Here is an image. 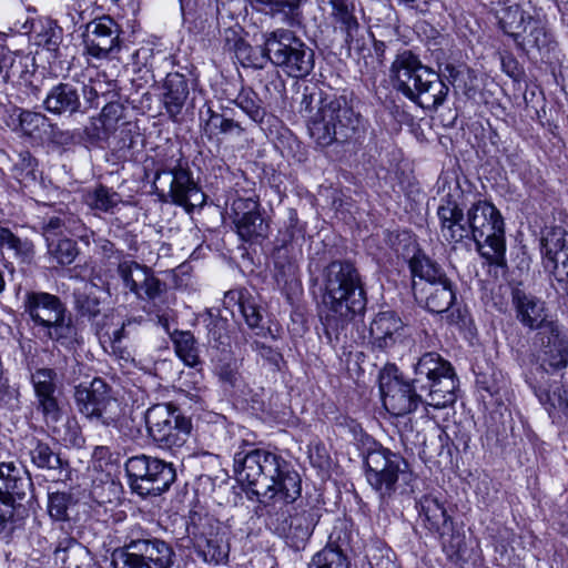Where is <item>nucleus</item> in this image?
Wrapping results in <instances>:
<instances>
[{
	"label": "nucleus",
	"mask_w": 568,
	"mask_h": 568,
	"mask_svg": "<svg viewBox=\"0 0 568 568\" xmlns=\"http://www.w3.org/2000/svg\"><path fill=\"white\" fill-rule=\"evenodd\" d=\"M539 400L554 419L568 416L567 387L555 385L550 392L539 395Z\"/></svg>",
	"instance_id": "37998d69"
},
{
	"label": "nucleus",
	"mask_w": 568,
	"mask_h": 568,
	"mask_svg": "<svg viewBox=\"0 0 568 568\" xmlns=\"http://www.w3.org/2000/svg\"><path fill=\"white\" fill-rule=\"evenodd\" d=\"M409 268L414 277L423 283H435L448 278L444 270L424 253H416L409 261Z\"/></svg>",
	"instance_id": "a19ab883"
},
{
	"label": "nucleus",
	"mask_w": 568,
	"mask_h": 568,
	"mask_svg": "<svg viewBox=\"0 0 568 568\" xmlns=\"http://www.w3.org/2000/svg\"><path fill=\"white\" fill-rule=\"evenodd\" d=\"M48 253L58 264L69 265L75 260L78 248L75 243L69 239H61L57 242L52 240L48 242Z\"/></svg>",
	"instance_id": "8fccbe9b"
},
{
	"label": "nucleus",
	"mask_w": 568,
	"mask_h": 568,
	"mask_svg": "<svg viewBox=\"0 0 568 568\" xmlns=\"http://www.w3.org/2000/svg\"><path fill=\"white\" fill-rule=\"evenodd\" d=\"M414 287L432 313L439 314L448 311L455 301V293L448 278L435 283H422L419 288L414 283Z\"/></svg>",
	"instance_id": "cd10ccee"
},
{
	"label": "nucleus",
	"mask_w": 568,
	"mask_h": 568,
	"mask_svg": "<svg viewBox=\"0 0 568 568\" xmlns=\"http://www.w3.org/2000/svg\"><path fill=\"white\" fill-rule=\"evenodd\" d=\"M163 104L171 118L178 116L189 97L187 81L183 74L169 73L164 81Z\"/></svg>",
	"instance_id": "7c9ffc66"
},
{
	"label": "nucleus",
	"mask_w": 568,
	"mask_h": 568,
	"mask_svg": "<svg viewBox=\"0 0 568 568\" xmlns=\"http://www.w3.org/2000/svg\"><path fill=\"white\" fill-rule=\"evenodd\" d=\"M233 223L243 241L264 237L267 224L258 212V203L252 199H236L232 203Z\"/></svg>",
	"instance_id": "412c9836"
},
{
	"label": "nucleus",
	"mask_w": 568,
	"mask_h": 568,
	"mask_svg": "<svg viewBox=\"0 0 568 568\" xmlns=\"http://www.w3.org/2000/svg\"><path fill=\"white\" fill-rule=\"evenodd\" d=\"M30 382L36 398V409L51 432L60 436L58 424L63 418L61 403L62 384L53 368H36L30 375Z\"/></svg>",
	"instance_id": "9b49d317"
},
{
	"label": "nucleus",
	"mask_w": 568,
	"mask_h": 568,
	"mask_svg": "<svg viewBox=\"0 0 568 568\" xmlns=\"http://www.w3.org/2000/svg\"><path fill=\"white\" fill-rule=\"evenodd\" d=\"M118 274L124 287L129 288L139 298L155 300L164 290V284L154 276L152 270L138 262H120Z\"/></svg>",
	"instance_id": "6ab92c4d"
},
{
	"label": "nucleus",
	"mask_w": 568,
	"mask_h": 568,
	"mask_svg": "<svg viewBox=\"0 0 568 568\" xmlns=\"http://www.w3.org/2000/svg\"><path fill=\"white\" fill-rule=\"evenodd\" d=\"M263 62H271L286 75L301 79L314 68L313 51L288 29H276L264 33Z\"/></svg>",
	"instance_id": "423d86ee"
},
{
	"label": "nucleus",
	"mask_w": 568,
	"mask_h": 568,
	"mask_svg": "<svg viewBox=\"0 0 568 568\" xmlns=\"http://www.w3.org/2000/svg\"><path fill=\"white\" fill-rule=\"evenodd\" d=\"M42 333L45 337L69 349L74 348L80 343L78 328L73 325L71 316L67 312Z\"/></svg>",
	"instance_id": "4c0bfd02"
},
{
	"label": "nucleus",
	"mask_w": 568,
	"mask_h": 568,
	"mask_svg": "<svg viewBox=\"0 0 568 568\" xmlns=\"http://www.w3.org/2000/svg\"><path fill=\"white\" fill-rule=\"evenodd\" d=\"M234 302L250 328H260L262 323V314L260 307L247 292L230 291L225 294L224 303Z\"/></svg>",
	"instance_id": "ea45409f"
},
{
	"label": "nucleus",
	"mask_w": 568,
	"mask_h": 568,
	"mask_svg": "<svg viewBox=\"0 0 568 568\" xmlns=\"http://www.w3.org/2000/svg\"><path fill=\"white\" fill-rule=\"evenodd\" d=\"M74 402L78 412L91 422L110 425L120 415L118 400L110 396L108 385L101 378L77 386Z\"/></svg>",
	"instance_id": "f8f14e48"
},
{
	"label": "nucleus",
	"mask_w": 568,
	"mask_h": 568,
	"mask_svg": "<svg viewBox=\"0 0 568 568\" xmlns=\"http://www.w3.org/2000/svg\"><path fill=\"white\" fill-rule=\"evenodd\" d=\"M366 478L381 497L390 496L396 490L399 478L407 477V463L388 449H375L366 456Z\"/></svg>",
	"instance_id": "ddd939ff"
},
{
	"label": "nucleus",
	"mask_w": 568,
	"mask_h": 568,
	"mask_svg": "<svg viewBox=\"0 0 568 568\" xmlns=\"http://www.w3.org/2000/svg\"><path fill=\"white\" fill-rule=\"evenodd\" d=\"M173 344L176 355L186 366L195 367L201 363L196 341L191 332H176Z\"/></svg>",
	"instance_id": "79ce46f5"
},
{
	"label": "nucleus",
	"mask_w": 568,
	"mask_h": 568,
	"mask_svg": "<svg viewBox=\"0 0 568 568\" xmlns=\"http://www.w3.org/2000/svg\"><path fill=\"white\" fill-rule=\"evenodd\" d=\"M255 67H260V68H263V63L261 64H254Z\"/></svg>",
	"instance_id": "338daca9"
},
{
	"label": "nucleus",
	"mask_w": 568,
	"mask_h": 568,
	"mask_svg": "<svg viewBox=\"0 0 568 568\" xmlns=\"http://www.w3.org/2000/svg\"><path fill=\"white\" fill-rule=\"evenodd\" d=\"M308 568H348V560L341 549L326 546L313 556Z\"/></svg>",
	"instance_id": "de8ad7c7"
},
{
	"label": "nucleus",
	"mask_w": 568,
	"mask_h": 568,
	"mask_svg": "<svg viewBox=\"0 0 568 568\" xmlns=\"http://www.w3.org/2000/svg\"><path fill=\"white\" fill-rule=\"evenodd\" d=\"M54 561L61 568H87L90 566L91 556L87 547L73 538L61 539L54 550Z\"/></svg>",
	"instance_id": "2f4dec72"
},
{
	"label": "nucleus",
	"mask_w": 568,
	"mask_h": 568,
	"mask_svg": "<svg viewBox=\"0 0 568 568\" xmlns=\"http://www.w3.org/2000/svg\"><path fill=\"white\" fill-rule=\"evenodd\" d=\"M145 424L158 446L171 450L183 447L192 430L191 419L170 403L151 406L145 413Z\"/></svg>",
	"instance_id": "6e6552de"
},
{
	"label": "nucleus",
	"mask_w": 568,
	"mask_h": 568,
	"mask_svg": "<svg viewBox=\"0 0 568 568\" xmlns=\"http://www.w3.org/2000/svg\"><path fill=\"white\" fill-rule=\"evenodd\" d=\"M63 215V233L71 235H79L80 231L83 229L81 222L71 213H62Z\"/></svg>",
	"instance_id": "13d9d810"
},
{
	"label": "nucleus",
	"mask_w": 568,
	"mask_h": 568,
	"mask_svg": "<svg viewBox=\"0 0 568 568\" xmlns=\"http://www.w3.org/2000/svg\"><path fill=\"white\" fill-rule=\"evenodd\" d=\"M13 518V506H11L9 499H2L0 497V527Z\"/></svg>",
	"instance_id": "bf43d9fd"
},
{
	"label": "nucleus",
	"mask_w": 568,
	"mask_h": 568,
	"mask_svg": "<svg viewBox=\"0 0 568 568\" xmlns=\"http://www.w3.org/2000/svg\"><path fill=\"white\" fill-rule=\"evenodd\" d=\"M154 184L162 192L168 187V195L171 201L187 210L203 206L205 203V194L194 181L192 172L182 163L173 169L158 172Z\"/></svg>",
	"instance_id": "4468645a"
},
{
	"label": "nucleus",
	"mask_w": 568,
	"mask_h": 568,
	"mask_svg": "<svg viewBox=\"0 0 568 568\" xmlns=\"http://www.w3.org/2000/svg\"><path fill=\"white\" fill-rule=\"evenodd\" d=\"M528 18L532 17L519 4L504 8L498 16L500 28L506 34L513 37L515 42L520 39L521 33L527 32Z\"/></svg>",
	"instance_id": "e433bc0d"
},
{
	"label": "nucleus",
	"mask_w": 568,
	"mask_h": 568,
	"mask_svg": "<svg viewBox=\"0 0 568 568\" xmlns=\"http://www.w3.org/2000/svg\"><path fill=\"white\" fill-rule=\"evenodd\" d=\"M404 331V323L395 313L381 312L371 323L369 339L374 347L387 349L400 342Z\"/></svg>",
	"instance_id": "a878e982"
},
{
	"label": "nucleus",
	"mask_w": 568,
	"mask_h": 568,
	"mask_svg": "<svg viewBox=\"0 0 568 568\" xmlns=\"http://www.w3.org/2000/svg\"><path fill=\"white\" fill-rule=\"evenodd\" d=\"M125 471L132 490L143 497L162 494L175 480L172 464L146 455L130 457Z\"/></svg>",
	"instance_id": "1a4fd4ad"
},
{
	"label": "nucleus",
	"mask_w": 568,
	"mask_h": 568,
	"mask_svg": "<svg viewBox=\"0 0 568 568\" xmlns=\"http://www.w3.org/2000/svg\"><path fill=\"white\" fill-rule=\"evenodd\" d=\"M399 4H403L407 8L414 9L419 7V4H427L429 0H397Z\"/></svg>",
	"instance_id": "e2e57ef3"
},
{
	"label": "nucleus",
	"mask_w": 568,
	"mask_h": 568,
	"mask_svg": "<svg viewBox=\"0 0 568 568\" xmlns=\"http://www.w3.org/2000/svg\"><path fill=\"white\" fill-rule=\"evenodd\" d=\"M542 263L558 281L568 278V233L552 227L541 237Z\"/></svg>",
	"instance_id": "aec40b11"
},
{
	"label": "nucleus",
	"mask_w": 568,
	"mask_h": 568,
	"mask_svg": "<svg viewBox=\"0 0 568 568\" xmlns=\"http://www.w3.org/2000/svg\"><path fill=\"white\" fill-rule=\"evenodd\" d=\"M225 93L226 100L239 106L254 122H261L264 119L266 112L262 105V100L251 88H242L236 94L229 93L227 90H225Z\"/></svg>",
	"instance_id": "58836bf2"
},
{
	"label": "nucleus",
	"mask_w": 568,
	"mask_h": 568,
	"mask_svg": "<svg viewBox=\"0 0 568 568\" xmlns=\"http://www.w3.org/2000/svg\"><path fill=\"white\" fill-rule=\"evenodd\" d=\"M527 30L529 31L521 33L520 39L516 41L520 49L525 51H529L530 49L540 50L548 44V34L538 20L528 18Z\"/></svg>",
	"instance_id": "49530a36"
},
{
	"label": "nucleus",
	"mask_w": 568,
	"mask_h": 568,
	"mask_svg": "<svg viewBox=\"0 0 568 568\" xmlns=\"http://www.w3.org/2000/svg\"><path fill=\"white\" fill-rule=\"evenodd\" d=\"M415 377L405 382L384 372L379 377L383 405L394 416L414 412L420 403L443 408L456 400L457 381L449 362L437 353L424 354L414 366Z\"/></svg>",
	"instance_id": "f03ea898"
},
{
	"label": "nucleus",
	"mask_w": 568,
	"mask_h": 568,
	"mask_svg": "<svg viewBox=\"0 0 568 568\" xmlns=\"http://www.w3.org/2000/svg\"><path fill=\"white\" fill-rule=\"evenodd\" d=\"M394 87L424 109H437L448 94L447 84L409 50L396 54L390 65Z\"/></svg>",
	"instance_id": "39448f33"
},
{
	"label": "nucleus",
	"mask_w": 568,
	"mask_h": 568,
	"mask_svg": "<svg viewBox=\"0 0 568 568\" xmlns=\"http://www.w3.org/2000/svg\"><path fill=\"white\" fill-rule=\"evenodd\" d=\"M201 119L204 122L203 131L209 140L220 139V135H230L240 138L242 128L233 120L225 119L223 115L214 112L210 106L201 111Z\"/></svg>",
	"instance_id": "72a5a7b5"
},
{
	"label": "nucleus",
	"mask_w": 568,
	"mask_h": 568,
	"mask_svg": "<svg viewBox=\"0 0 568 568\" xmlns=\"http://www.w3.org/2000/svg\"><path fill=\"white\" fill-rule=\"evenodd\" d=\"M468 224L471 229V240L477 250L490 264L504 266L505 227L504 220L497 207L486 201H478L468 210Z\"/></svg>",
	"instance_id": "0eeeda50"
},
{
	"label": "nucleus",
	"mask_w": 568,
	"mask_h": 568,
	"mask_svg": "<svg viewBox=\"0 0 568 568\" xmlns=\"http://www.w3.org/2000/svg\"><path fill=\"white\" fill-rule=\"evenodd\" d=\"M158 317H159V321H160V322H162V321H165V322H166V320H165V318H163V316H160V315H159Z\"/></svg>",
	"instance_id": "69168bd1"
},
{
	"label": "nucleus",
	"mask_w": 568,
	"mask_h": 568,
	"mask_svg": "<svg viewBox=\"0 0 568 568\" xmlns=\"http://www.w3.org/2000/svg\"><path fill=\"white\" fill-rule=\"evenodd\" d=\"M300 113L307 120L310 136L316 142H337V129L346 139H351L347 131L356 132L363 122L343 97L326 93L314 85L303 89Z\"/></svg>",
	"instance_id": "20e7f679"
},
{
	"label": "nucleus",
	"mask_w": 568,
	"mask_h": 568,
	"mask_svg": "<svg viewBox=\"0 0 568 568\" xmlns=\"http://www.w3.org/2000/svg\"><path fill=\"white\" fill-rule=\"evenodd\" d=\"M257 3L264 6L263 10L268 9L270 12H281L285 8H290L291 10L296 8L301 0H255Z\"/></svg>",
	"instance_id": "4d7b16f0"
},
{
	"label": "nucleus",
	"mask_w": 568,
	"mask_h": 568,
	"mask_svg": "<svg viewBox=\"0 0 568 568\" xmlns=\"http://www.w3.org/2000/svg\"><path fill=\"white\" fill-rule=\"evenodd\" d=\"M44 141L48 142H67L73 140L74 135L69 130H62L57 124L50 122V128H45Z\"/></svg>",
	"instance_id": "6e6d98bb"
},
{
	"label": "nucleus",
	"mask_w": 568,
	"mask_h": 568,
	"mask_svg": "<svg viewBox=\"0 0 568 568\" xmlns=\"http://www.w3.org/2000/svg\"><path fill=\"white\" fill-rule=\"evenodd\" d=\"M23 449L29 456L31 464L39 469L58 470L63 467L60 455L48 443L36 437L29 438Z\"/></svg>",
	"instance_id": "473e14b6"
},
{
	"label": "nucleus",
	"mask_w": 568,
	"mask_h": 568,
	"mask_svg": "<svg viewBox=\"0 0 568 568\" xmlns=\"http://www.w3.org/2000/svg\"><path fill=\"white\" fill-rule=\"evenodd\" d=\"M43 104L52 114L72 115L80 111L81 100L77 88L70 83H59L48 92Z\"/></svg>",
	"instance_id": "c85d7f7f"
},
{
	"label": "nucleus",
	"mask_w": 568,
	"mask_h": 568,
	"mask_svg": "<svg viewBox=\"0 0 568 568\" xmlns=\"http://www.w3.org/2000/svg\"><path fill=\"white\" fill-rule=\"evenodd\" d=\"M20 129L24 135L44 141L45 128H50V120L42 113L22 111L19 115Z\"/></svg>",
	"instance_id": "a18cd8bd"
},
{
	"label": "nucleus",
	"mask_w": 568,
	"mask_h": 568,
	"mask_svg": "<svg viewBox=\"0 0 568 568\" xmlns=\"http://www.w3.org/2000/svg\"><path fill=\"white\" fill-rule=\"evenodd\" d=\"M214 373L224 388L232 389L240 394L245 393L246 385L235 359L220 362L216 364Z\"/></svg>",
	"instance_id": "c03bdc74"
},
{
	"label": "nucleus",
	"mask_w": 568,
	"mask_h": 568,
	"mask_svg": "<svg viewBox=\"0 0 568 568\" xmlns=\"http://www.w3.org/2000/svg\"><path fill=\"white\" fill-rule=\"evenodd\" d=\"M440 221L442 236L449 243H458L471 239V229L468 217L465 219L463 210L456 201L447 199L437 210Z\"/></svg>",
	"instance_id": "b1692460"
},
{
	"label": "nucleus",
	"mask_w": 568,
	"mask_h": 568,
	"mask_svg": "<svg viewBox=\"0 0 568 568\" xmlns=\"http://www.w3.org/2000/svg\"><path fill=\"white\" fill-rule=\"evenodd\" d=\"M510 297L515 318L524 328L539 333L556 332L558 323L552 320L544 298L520 286L511 290Z\"/></svg>",
	"instance_id": "2eb2a0df"
},
{
	"label": "nucleus",
	"mask_w": 568,
	"mask_h": 568,
	"mask_svg": "<svg viewBox=\"0 0 568 568\" xmlns=\"http://www.w3.org/2000/svg\"><path fill=\"white\" fill-rule=\"evenodd\" d=\"M97 245L100 252L108 257L112 256V254L114 253V245L109 240L99 239L97 241Z\"/></svg>",
	"instance_id": "680f3d73"
},
{
	"label": "nucleus",
	"mask_w": 568,
	"mask_h": 568,
	"mask_svg": "<svg viewBox=\"0 0 568 568\" xmlns=\"http://www.w3.org/2000/svg\"><path fill=\"white\" fill-rule=\"evenodd\" d=\"M24 308L39 332L45 331L67 312L58 296L44 292L27 293Z\"/></svg>",
	"instance_id": "4be33fe9"
},
{
	"label": "nucleus",
	"mask_w": 568,
	"mask_h": 568,
	"mask_svg": "<svg viewBox=\"0 0 568 568\" xmlns=\"http://www.w3.org/2000/svg\"><path fill=\"white\" fill-rule=\"evenodd\" d=\"M80 307L89 313L90 315H94L99 312V308H98V302L97 301H93L92 303H89L88 307H85L83 304L80 305Z\"/></svg>",
	"instance_id": "0e129e2a"
},
{
	"label": "nucleus",
	"mask_w": 568,
	"mask_h": 568,
	"mask_svg": "<svg viewBox=\"0 0 568 568\" xmlns=\"http://www.w3.org/2000/svg\"><path fill=\"white\" fill-rule=\"evenodd\" d=\"M172 547L156 538L132 540L112 554L113 568H172Z\"/></svg>",
	"instance_id": "9d476101"
},
{
	"label": "nucleus",
	"mask_w": 568,
	"mask_h": 568,
	"mask_svg": "<svg viewBox=\"0 0 568 568\" xmlns=\"http://www.w3.org/2000/svg\"><path fill=\"white\" fill-rule=\"evenodd\" d=\"M30 31L34 33L37 45L52 52L59 49L63 32L55 21L40 18L32 22Z\"/></svg>",
	"instance_id": "f704fd0d"
},
{
	"label": "nucleus",
	"mask_w": 568,
	"mask_h": 568,
	"mask_svg": "<svg viewBox=\"0 0 568 568\" xmlns=\"http://www.w3.org/2000/svg\"><path fill=\"white\" fill-rule=\"evenodd\" d=\"M372 568H398L396 562L390 558L388 554L374 556L371 562Z\"/></svg>",
	"instance_id": "052dcab7"
},
{
	"label": "nucleus",
	"mask_w": 568,
	"mask_h": 568,
	"mask_svg": "<svg viewBox=\"0 0 568 568\" xmlns=\"http://www.w3.org/2000/svg\"><path fill=\"white\" fill-rule=\"evenodd\" d=\"M29 471L13 462L0 463V497L9 499L13 509L17 500H23L32 490Z\"/></svg>",
	"instance_id": "5701e85b"
},
{
	"label": "nucleus",
	"mask_w": 568,
	"mask_h": 568,
	"mask_svg": "<svg viewBox=\"0 0 568 568\" xmlns=\"http://www.w3.org/2000/svg\"><path fill=\"white\" fill-rule=\"evenodd\" d=\"M121 201L120 194L103 185L98 186L87 195L89 206L102 212H112Z\"/></svg>",
	"instance_id": "09e8293b"
},
{
	"label": "nucleus",
	"mask_w": 568,
	"mask_h": 568,
	"mask_svg": "<svg viewBox=\"0 0 568 568\" xmlns=\"http://www.w3.org/2000/svg\"><path fill=\"white\" fill-rule=\"evenodd\" d=\"M0 248L9 252L20 263H30L34 256L33 243L17 236L8 227H0Z\"/></svg>",
	"instance_id": "c9c22d12"
},
{
	"label": "nucleus",
	"mask_w": 568,
	"mask_h": 568,
	"mask_svg": "<svg viewBox=\"0 0 568 568\" xmlns=\"http://www.w3.org/2000/svg\"><path fill=\"white\" fill-rule=\"evenodd\" d=\"M122 30L110 16L93 19L82 34L85 54L94 59L113 58L121 50Z\"/></svg>",
	"instance_id": "f3484780"
},
{
	"label": "nucleus",
	"mask_w": 568,
	"mask_h": 568,
	"mask_svg": "<svg viewBox=\"0 0 568 568\" xmlns=\"http://www.w3.org/2000/svg\"><path fill=\"white\" fill-rule=\"evenodd\" d=\"M539 358L544 367L552 369L565 368L568 364V342L561 335L559 326L556 332L539 333Z\"/></svg>",
	"instance_id": "bb28decb"
},
{
	"label": "nucleus",
	"mask_w": 568,
	"mask_h": 568,
	"mask_svg": "<svg viewBox=\"0 0 568 568\" xmlns=\"http://www.w3.org/2000/svg\"><path fill=\"white\" fill-rule=\"evenodd\" d=\"M123 106L119 102H110L105 104L101 111L100 120L103 125H111L122 118Z\"/></svg>",
	"instance_id": "5fc2aeb1"
},
{
	"label": "nucleus",
	"mask_w": 568,
	"mask_h": 568,
	"mask_svg": "<svg viewBox=\"0 0 568 568\" xmlns=\"http://www.w3.org/2000/svg\"><path fill=\"white\" fill-rule=\"evenodd\" d=\"M63 226L62 213L45 217L41 229L47 242L54 240V236L63 235Z\"/></svg>",
	"instance_id": "864d4df0"
},
{
	"label": "nucleus",
	"mask_w": 568,
	"mask_h": 568,
	"mask_svg": "<svg viewBox=\"0 0 568 568\" xmlns=\"http://www.w3.org/2000/svg\"><path fill=\"white\" fill-rule=\"evenodd\" d=\"M141 323V318H130L122 324L119 329H115L112 333L111 337V349L114 355H116L120 359H124L128 362L131 358V355L128 351L121 348V341L129 336L131 326H135Z\"/></svg>",
	"instance_id": "603ef678"
},
{
	"label": "nucleus",
	"mask_w": 568,
	"mask_h": 568,
	"mask_svg": "<svg viewBox=\"0 0 568 568\" xmlns=\"http://www.w3.org/2000/svg\"><path fill=\"white\" fill-rule=\"evenodd\" d=\"M332 6V16L336 27L345 33V42L348 50L356 52L358 58L363 57L365 65L368 67L365 51L369 52L366 38L368 32L363 28L354 13V6L347 0H329Z\"/></svg>",
	"instance_id": "a211bd4d"
},
{
	"label": "nucleus",
	"mask_w": 568,
	"mask_h": 568,
	"mask_svg": "<svg viewBox=\"0 0 568 568\" xmlns=\"http://www.w3.org/2000/svg\"><path fill=\"white\" fill-rule=\"evenodd\" d=\"M322 304L325 334L329 341H339L367 304L364 283L354 264L333 261L324 268Z\"/></svg>",
	"instance_id": "7ed1b4c3"
},
{
	"label": "nucleus",
	"mask_w": 568,
	"mask_h": 568,
	"mask_svg": "<svg viewBox=\"0 0 568 568\" xmlns=\"http://www.w3.org/2000/svg\"><path fill=\"white\" fill-rule=\"evenodd\" d=\"M72 505V497L65 491L50 493L48 497V511L51 518L59 521L69 519L68 510Z\"/></svg>",
	"instance_id": "3c124183"
},
{
	"label": "nucleus",
	"mask_w": 568,
	"mask_h": 568,
	"mask_svg": "<svg viewBox=\"0 0 568 568\" xmlns=\"http://www.w3.org/2000/svg\"><path fill=\"white\" fill-rule=\"evenodd\" d=\"M419 516L429 530L444 535L452 526L444 501L433 494L423 496L418 501Z\"/></svg>",
	"instance_id": "c756f323"
},
{
	"label": "nucleus",
	"mask_w": 568,
	"mask_h": 568,
	"mask_svg": "<svg viewBox=\"0 0 568 568\" xmlns=\"http://www.w3.org/2000/svg\"><path fill=\"white\" fill-rule=\"evenodd\" d=\"M440 221L442 236L449 243H458L471 239V229L468 217L465 219L463 210L456 201L447 199L437 210Z\"/></svg>",
	"instance_id": "393cba45"
},
{
	"label": "nucleus",
	"mask_w": 568,
	"mask_h": 568,
	"mask_svg": "<svg viewBox=\"0 0 568 568\" xmlns=\"http://www.w3.org/2000/svg\"><path fill=\"white\" fill-rule=\"evenodd\" d=\"M234 471L237 480L257 496L261 509L275 531L285 537L291 547L303 549L320 516L310 508L290 515L288 520L284 518L288 506L302 493L301 476L291 463L276 453L252 449L234 455Z\"/></svg>",
	"instance_id": "f257e3e1"
},
{
	"label": "nucleus",
	"mask_w": 568,
	"mask_h": 568,
	"mask_svg": "<svg viewBox=\"0 0 568 568\" xmlns=\"http://www.w3.org/2000/svg\"><path fill=\"white\" fill-rule=\"evenodd\" d=\"M192 536L195 551L204 562L221 565L227 561L230 545L220 521L211 517L201 518L193 526Z\"/></svg>",
	"instance_id": "dca6fc26"
}]
</instances>
